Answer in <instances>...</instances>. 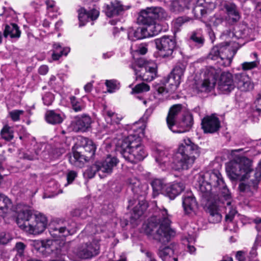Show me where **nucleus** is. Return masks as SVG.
I'll return each mask as SVG.
<instances>
[{
    "instance_id": "nucleus-5",
    "label": "nucleus",
    "mask_w": 261,
    "mask_h": 261,
    "mask_svg": "<svg viewBox=\"0 0 261 261\" xmlns=\"http://www.w3.org/2000/svg\"><path fill=\"white\" fill-rule=\"evenodd\" d=\"M226 171L229 178L233 180H244L248 178L249 174L254 172L252 168L251 161L245 156L236 157L230 161L226 165ZM255 179L251 181L258 182L261 178V168H257L254 173Z\"/></svg>"
},
{
    "instance_id": "nucleus-50",
    "label": "nucleus",
    "mask_w": 261,
    "mask_h": 261,
    "mask_svg": "<svg viewBox=\"0 0 261 261\" xmlns=\"http://www.w3.org/2000/svg\"><path fill=\"white\" fill-rule=\"evenodd\" d=\"M105 85L109 93L114 92L119 89V83L116 80H106Z\"/></svg>"
},
{
    "instance_id": "nucleus-57",
    "label": "nucleus",
    "mask_w": 261,
    "mask_h": 261,
    "mask_svg": "<svg viewBox=\"0 0 261 261\" xmlns=\"http://www.w3.org/2000/svg\"><path fill=\"white\" fill-rule=\"evenodd\" d=\"M94 166H96V162L94 164H93L90 167V168L88 169L86 171V173L87 174L88 178H93L95 176V174H96V172L101 173L100 170H99L98 167L97 166L96 168V169H95V168H94Z\"/></svg>"
},
{
    "instance_id": "nucleus-37",
    "label": "nucleus",
    "mask_w": 261,
    "mask_h": 261,
    "mask_svg": "<svg viewBox=\"0 0 261 261\" xmlns=\"http://www.w3.org/2000/svg\"><path fill=\"white\" fill-rule=\"evenodd\" d=\"M156 162L161 167L168 166L170 164V157L167 152L164 150L157 149L154 153Z\"/></svg>"
},
{
    "instance_id": "nucleus-63",
    "label": "nucleus",
    "mask_w": 261,
    "mask_h": 261,
    "mask_svg": "<svg viewBox=\"0 0 261 261\" xmlns=\"http://www.w3.org/2000/svg\"><path fill=\"white\" fill-rule=\"evenodd\" d=\"M39 154V150H37L35 151V154H30L28 153H25L24 154L23 158L25 159L28 160H33L37 158V155Z\"/></svg>"
},
{
    "instance_id": "nucleus-61",
    "label": "nucleus",
    "mask_w": 261,
    "mask_h": 261,
    "mask_svg": "<svg viewBox=\"0 0 261 261\" xmlns=\"http://www.w3.org/2000/svg\"><path fill=\"white\" fill-rule=\"evenodd\" d=\"M77 175L76 172L73 170L69 171L67 174V183L65 184V186H66L67 185L71 184L77 177Z\"/></svg>"
},
{
    "instance_id": "nucleus-16",
    "label": "nucleus",
    "mask_w": 261,
    "mask_h": 261,
    "mask_svg": "<svg viewBox=\"0 0 261 261\" xmlns=\"http://www.w3.org/2000/svg\"><path fill=\"white\" fill-rule=\"evenodd\" d=\"M69 223L62 219L57 220L50 225L49 232L54 237L66 236L70 234Z\"/></svg>"
},
{
    "instance_id": "nucleus-43",
    "label": "nucleus",
    "mask_w": 261,
    "mask_h": 261,
    "mask_svg": "<svg viewBox=\"0 0 261 261\" xmlns=\"http://www.w3.org/2000/svg\"><path fill=\"white\" fill-rule=\"evenodd\" d=\"M151 186L154 192L156 193L160 192L164 194L167 184L164 179H155L151 182Z\"/></svg>"
},
{
    "instance_id": "nucleus-53",
    "label": "nucleus",
    "mask_w": 261,
    "mask_h": 261,
    "mask_svg": "<svg viewBox=\"0 0 261 261\" xmlns=\"http://www.w3.org/2000/svg\"><path fill=\"white\" fill-rule=\"evenodd\" d=\"M150 89L149 86L144 83L136 85L132 89V93H139L143 92L148 91Z\"/></svg>"
},
{
    "instance_id": "nucleus-8",
    "label": "nucleus",
    "mask_w": 261,
    "mask_h": 261,
    "mask_svg": "<svg viewBox=\"0 0 261 261\" xmlns=\"http://www.w3.org/2000/svg\"><path fill=\"white\" fill-rule=\"evenodd\" d=\"M166 16L165 11L161 7H148L140 11L137 21L146 27L156 19H162Z\"/></svg>"
},
{
    "instance_id": "nucleus-13",
    "label": "nucleus",
    "mask_w": 261,
    "mask_h": 261,
    "mask_svg": "<svg viewBox=\"0 0 261 261\" xmlns=\"http://www.w3.org/2000/svg\"><path fill=\"white\" fill-rule=\"evenodd\" d=\"M33 219L34 221L28 223L23 230L30 234L35 235L42 233L47 225L46 217L42 214H39L36 215Z\"/></svg>"
},
{
    "instance_id": "nucleus-24",
    "label": "nucleus",
    "mask_w": 261,
    "mask_h": 261,
    "mask_svg": "<svg viewBox=\"0 0 261 261\" xmlns=\"http://www.w3.org/2000/svg\"><path fill=\"white\" fill-rule=\"evenodd\" d=\"M181 109L182 105L181 104L174 105L170 108L166 118V121L168 127L170 130L179 120L178 117Z\"/></svg>"
},
{
    "instance_id": "nucleus-64",
    "label": "nucleus",
    "mask_w": 261,
    "mask_h": 261,
    "mask_svg": "<svg viewBox=\"0 0 261 261\" xmlns=\"http://www.w3.org/2000/svg\"><path fill=\"white\" fill-rule=\"evenodd\" d=\"M47 6V9L49 11H54V8L55 6V2L53 0H47L45 2Z\"/></svg>"
},
{
    "instance_id": "nucleus-17",
    "label": "nucleus",
    "mask_w": 261,
    "mask_h": 261,
    "mask_svg": "<svg viewBox=\"0 0 261 261\" xmlns=\"http://www.w3.org/2000/svg\"><path fill=\"white\" fill-rule=\"evenodd\" d=\"M194 123L193 115L187 112L182 116V118L176 122L173 128L171 130L175 133H184L189 132Z\"/></svg>"
},
{
    "instance_id": "nucleus-62",
    "label": "nucleus",
    "mask_w": 261,
    "mask_h": 261,
    "mask_svg": "<svg viewBox=\"0 0 261 261\" xmlns=\"http://www.w3.org/2000/svg\"><path fill=\"white\" fill-rule=\"evenodd\" d=\"M11 239L9 233L2 232L0 233V244H6Z\"/></svg>"
},
{
    "instance_id": "nucleus-49",
    "label": "nucleus",
    "mask_w": 261,
    "mask_h": 261,
    "mask_svg": "<svg viewBox=\"0 0 261 261\" xmlns=\"http://www.w3.org/2000/svg\"><path fill=\"white\" fill-rule=\"evenodd\" d=\"M145 207V205H140V203L136 205L133 208L132 218L135 220L138 219L143 214Z\"/></svg>"
},
{
    "instance_id": "nucleus-44",
    "label": "nucleus",
    "mask_w": 261,
    "mask_h": 261,
    "mask_svg": "<svg viewBox=\"0 0 261 261\" xmlns=\"http://www.w3.org/2000/svg\"><path fill=\"white\" fill-rule=\"evenodd\" d=\"M144 27L146 32L148 33V37L157 35L162 30L161 27L155 21Z\"/></svg>"
},
{
    "instance_id": "nucleus-1",
    "label": "nucleus",
    "mask_w": 261,
    "mask_h": 261,
    "mask_svg": "<svg viewBox=\"0 0 261 261\" xmlns=\"http://www.w3.org/2000/svg\"><path fill=\"white\" fill-rule=\"evenodd\" d=\"M199 189L203 202L207 207L209 221L213 223L220 222L222 216L218 211L219 202L226 204V221L231 222L237 211L232 208L231 197L221 174L218 170L205 172L200 177Z\"/></svg>"
},
{
    "instance_id": "nucleus-41",
    "label": "nucleus",
    "mask_w": 261,
    "mask_h": 261,
    "mask_svg": "<svg viewBox=\"0 0 261 261\" xmlns=\"http://www.w3.org/2000/svg\"><path fill=\"white\" fill-rule=\"evenodd\" d=\"M2 138L6 141H11L14 138V130L12 127L5 125L1 130Z\"/></svg>"
},
{
    "instance_id": "nucleus-7",
    "label": "nucleus",
    "mask_w": 261,
    "mask_h": 261,
    "mask_svg": "<svg viewBox=\"0 0 261 261\" xmlns=\"http://www.w3.org/2000/svg\"><path fill=\"white\" fill-rule=\"evenodd\" d=\"M231 49L229 47V43L223 42L214 46L208 54L207 58L212 60L220 59L218 62L224 67L230 65L232 58L235 54L231 55Z\"/></svg>"
},
{
    "instance_id": "nucleus-2",
    "label": "nucleus",
    "mask_w": 261,
    "mask_h": 261,
    "mask_svg": "<svg viewBox=\"0 0 261 261\" xmlns=\"http://www.w3.org/2000/svg\"><path fill=\"white\" fill-rule=\"evenodd\" d=\"M152 113L148 109L139 122L133 124L128 135L122 141L120 153L126 161L133 164L143 160L148 155L144 146L139 143L144 135L146 122Z\"/></svg>"
},
{
    "instance_id": "nucleus-4",
    "label": "nucleus",
    "mask_w": 261,
    "mask_h": 261,
    "mask_svg": "<svg viewBox=\"0 0 261 261\" xmlns=\"http://www.w3.org/2000/svg\"><path fill=\"white\" fill-rule=\"evenodd\" d=\"M200 153V147L190 138H186L178 146L173 159L172 167L175 170H187L191 168Z\"/></svg>"
},
{
    "instance_id": "nucleus-58",
    "label": "nucleus",
    "mask_w": 261,
    "mask_h": 261,
    "mask_svg": "<svg viewBox=\"0 0 261 261\" xmlns=\"http://www.w3.org/2000/svg\"><path fill=\"white\" fill-rule=\"evenodd\" d=\"M147 46L148 44L146 43L137 44L135 51L141 55H145L148 51Z\"/></svg>"
},
{
    "instance_id": "nucleus-34",
    "label": "nucleus",
    "mask_w": 261,
    "mask_h": 261,
    "mask_svg": "<svg viewBox=\"0 0 261 261\" xmlns=\"http://www.w3.org/2000/svg\"><path fill=\"white\" fill-rule=\"evenodd\" d=\"M82 152V151L73 152V155L70 156L69 159V161L71 165L77 167L82 168L85 163L89 161Z\"/></svg>"
},
{
    "instance_id": "nucleus-56",
    "label": "nucleus",
    "mask_w": 261,
    "mask_h": 261,
    "mask_svg": "<svg viewBox=\"0 0 261 261\" xmlns=\"http://www.w3.org/2000/svg\"><path fill=\"white\" fill-rule=\"evenodd\" d=\"M23 113V110H14L9 112V116L13 121H18L20 120V116Z\"/></svg>"
},
{
    "instance_id": "nucleus-59",
    "label": "nucleus",
    "mask_w": 261,
    "mask_h": 261,
    "mask_svg": "<svg viewBox=\"0 0 261 261\" xmlns=\"http://www.w3.org/2000/svg\"><path fill=\"white\" fill-rule=\"evenodd\" d=\"M255 111L261 113V91L257 93L254 101Z\"/></svg>"
},
{
    "instance_id": "nucleus-40",
    "label": "nucleus",
    "mask_w": 261,
    "mask_h": 261,
    "mask_svg": "<svg viewBox=\"0 0 261 261\" xmlns=\"http://www.w3.org/2000/svg\"><path fill=\"white\" fill-rule=\"evenodd\" d=\"M174 253V249L170 246H161L158 250V255L163 261H168Z\"/></svg>"
},
{
    "instance_id": "nucleus-35",
    "label": "nucleus",
    "mask_w": 261,
    "mask_h": 261,
    "mask_svg": "<svg viewBox=\"0 0 261 261\" xmlns=\"http://www.w3.org/2000/svg\"><path fill=\"white\" fill-rule=\"evenodd\" d=\"M128 38L132 41L142 39L148 37V33L146 32L145 27H138L136 29H129L127 34Z\"/></svg>"
},
{
    "instance_id": "nucleus-15",
    "label": "nucleus",
    "mask_w": 261,
    "mask_h": 261,
    "mask_svg": "<svg viewBox=\"0 0 261 261\" xmlns=\"http://www.w3.org/2000/svg\"><path fill=\"white\" fill-rule=\"evenodd\" d=\"M17 216L16 223L18 226L24 229L30 223V221L34 219L32 211L27 205H19L17 208Z\"/></svg>"
},
{
    "instance_id": "nucleus-51",
    "label": "nucleus",
    "mask_w": 261,
    "mask_h": 261,
    "mask_svg": "<svg viewBox=\"0 0 261 261\" xmlns=\"http://www.w3.org/2000/svg\"><path fill=\"white\" fill-rule=\"evenodd\" d=\"M78 18L80 21L79 25L82 27L89 20L88 12L84 8H81L78 10Z\"/></svg>"
},
{
    "instance_id": "nucleus-47",
    "label": "nucleus",
    "mask_w": 261,
    "mask_h": 261,
    "mask_svg": "<svg viewBox=\"0 0 261 261\" xmlns=\"http://www.w3.org/2000/svg\"><path fill=\"white\" fill-rule=\"evenodd\" d=\"M255 60L252 62H245L241 64L242 68L243 70H249L257 67L259 64V61L257 59V54L256 53H252Z\"/></svg>"
},
{
    "instance_id": "nucleus-38",
    "label": "nucleus",
    "mask_w": 261,
    "mask_h": 261,
    "mask_svg": "<svg viewBox=\"0 0 261 261\" xmlns=\"http://www.w3.org/2000/svg\"><path fill=\"white\" fill-rule=\"evenodd\" d=\"M69 47H62L59 43H55L53 45V52L51 57L53 60L57 61L62 56H66L70 52Z\"/></svg>"
},
{
    "instance_id": "nucleus-36",
    "label": "nucleus",
    "mask_w": 261,
    "mask_h": 261,
    "mask_svg": "<svg viewBox=\"0 0 261 261\" xmlns=\"http://www.w3.org/2000/svg\"><path fill=\"white\" fill-rule=\"evenodd\" d=\"M21 31L17 24L10 23L6 24L4 31V36L6 38L10 36L11 38L18 39L20 37Z\"/></svg>"
},
{
    "instance_id": "nucleus-19",
    "label": "nucleus",
    "mask_w": 261,
    "mask_h": 261,
    "mask_svg": "<svg viewBox=\"0 0 261 261\" xmlns=\"http://www.w3.org/2000/svg\"><path fill=\"white\" fill-rule=\"evenodd\" d=\"M221 127L219 119L214 115L205 116L201 121V128L204 133L213 134Z\"/></svg>"
},
{
    "instance_id": "nucleus-28",
    "label": "nucleus",
    "mask_w": 261,
    "mask_h": 261,
    "mask_svg": "<svg viewBox=\"0 0 261 261\" xmlns=\"http://www.w3.org/2000/svg\"><path fill=\"white\" fill-rule=\"evenodd\" d=\"M190 0H173L169 5L171 12L178 14L189 9Z\"/></svg>"
},
{
    "instance_id": "nucleus-48",
    "label": "nucleus",
    "mask_w": 261,
    "mask_h": 261,
    "mask_svg": "<svg viewBox=\"0 0 261 261\" xmlns=\"http://www.w3.org/2000/svg\"><path fill=\"white\" fill-rule=\"evenodd\" d=\"M193 12L196 18H200L205 16L207 13V9H205V6L201 5L198 2V4L194 8Z\"/></svg>"
},
{
    "instance_id": "nucleus-60",
    "label": "nucleus",
    "mask_w": 261,
    "mask_h": 261,
    "mask_svg": "<svg viewBox=\"0 0 261 261\" xmlns=\"http://www.w3.org/2000/svg\"><path fill=\"white\" fill-rule=\"evenodd\" d=\"M88 12V15L89 16V19L91 20H94L96 19L99 15V12L96 9H92Z\"/></svg>"
},
{
    "instance_id": "nucleus-3",
    "label": "nucleus",
    "mask_w": 261,
    "mask_h": 261,
    "mask_svg": "<svg viewBox=\"0 0 261 261\" xmlns=\"http://www.w3.org/2000/svg\"><path fill=\"white\" fill-rule=\"evenodd\" d=\"M167 210H160L159 216L151 217L146 226L145 231L148 235H154V238L163 243L168 242L175 232L170 228L171 221Z\"/></svg>"
},
{
    "instance_id": "nucleus-32",
    "label": "nucleus",
    "mask_w": 261,
    "mask_h": 261,
    "mask_svg": "<svg viewBox=\"0 0 261 261\" xmlns=\"http://www.w3.org/2000/svg\"><path fill=\"white\" fill-rule=\"evenodd\" d=\"M103 115L108 124L112 125H119L122 117L119 116L115 112L105 108L103 111Z\"/></svg>"
},
{
    "instance_id": "nucleus-21",
    "label": "nucleus",
    "mask_w": 261,
    "mask_h": 261,
    "mask_svg": "<svg viewBox=\"0 0 261 261\" xmlns=\"http://www.w3.org/2000/svg\"><path fill=\"white\" fill-rule=\"evenodd\" d=\"M240 195L247 198L253 197L257 192V182H241L238 187Z\"/></svg>"
},
{
    "instance_id": "nucleus-45",
    "label": "nucleus",
    "mask_w": 261,
    "mask_h": 261,
    "mask_svg": "<svg viewBox=\"0 0 261 261\" xmlns=\"http://www.w3.org/2000/svg\"><path fill=\"white\" fill-rule=\"evenodd\" d=\"M54 242L53 240H47L46 242L42 243V251H45L47 254H52L53 256L55 257V252L57 249H61L60 248H56L54 246Z\"/></svg>"
},
{
    "instance_id": "nucleus-29",
    "label": "nucleus",
    "mask_w": 261,
    "mask_h": 261,
    "mask_svg": "<svg viewBox=\"0 0 261 261\" xmlns=\"http://www.w3.org/2000/svg\"><path fill=\"white\" fill-rule=\"evenodd\" d=\"M182 206L185 213L190 214L197 207V203L195 198L191 193H188L182 197Z\"/></svg>"
},
{
    "instance_id": "nucleus-55",
    "label": "nucleus",
    "mask_w": 261,
    "mask_h": 261,
    "mask_svg": "<svg viewBox=\"0 0 261 261\" xmlns=\"http://www.w3.org/2000/svg\"><path fill=\"white\" fill-rule=\"evenodd\" d=\"M42 99L44 105L49 106L52 104L54 100V95L50 92H47L42 96Z\"/></svg>"
},
{
    "instance_id": "nucleus-14",
    "label": "nucleus",
    "mask_w": 261,
    "mask_h": 261,
    "mask_svg": "<svg viewBox=\"0 0 261 261\" xmlns=\"http://www.w3.org/2000/svg\"><path fill=\"white\" fill-rule=\"evenodd\" d=\"M130 7L129 6L123 5L121 1L114 0L109 4H105L102 11L107 17L111 18L122 14Z\"/></svg>"
},
{
    "instance_id": "nucleus-54",
    "label": "nucleus",
    "mask_w": 261,
    "mask_h": 261,
    "mask_svg": "<svg viewBox=\"0 0 261 261\" xmlns=\"http://www.w3.org/2000/svg\"><path fill=\"white\" fill-rule=\"evenodd\" d=\"M67 257L65 251L57 249L55 252V258L50 261H66Z\"/></svg>"
},
{
    "instance_id": "nucleus-27",
    "label": "nucleus",
    "mask_w": 261,
    "mask_h": 261,
    "mask_svg": "<svg viewBox=\"0 0 261 261\" xmlns=\"http://www.w3.org/2000/svg\"><path fill=\"white\" fill-rule=\"evenodd\" d=\"M221 5L227 15L232 18L233 21L236 22L240 19V14L237 6L234 3L231 1H224Z\"/></svg>"
},
{
    "instance_id": "nucleus-12",
    "label": "nucleus",
    "mask_w": 261,
    "mask_h": 261,
    "mask_svg": "<svg viewBox=\"0 0 261 261\" xmlns=\"http://www.w3.org/2000/svg\"><path fill=\"white\" fill-rule=\"evenodd\" d=\"M100 245L98 240L81 246L76 251V255L81 259L91 258L99 253Z\"/></svg>"
},
{
    "instance_id": "nucleus-33",
    "label": "nucleus",
    "mask_w": 261,
    "mask_h": 261,
    "mask_svg": "<svg viewBox=\"0 0 261 261\" xmlns=\"http://www.w3.org/2000/svg\"><path fill=\"white\" fill-rule=\"evenodd\" d=\"M83 142L84 143V144L83 145L82 147H80V149L85 150L83 154L85 155L86 158L90 161L91 159H93L95 154L96 147L93 142L87 138H84Z\"/></svg>"
},
{
    "instance_id": "nucleus-20",
    "label": "nucleus",
    "mask_w": 261,
    "mask_h": 261,
    "mask_svg": "<svg viewBox=\"0 0 261 261\" xmlns=\"http://www.w3.org/2000/svg\"><path fill=\"white\" fill-rule=\"evenodd\" d=\"M188 43L192 48L198 49L205 43V38L201 29H196L189 34Z\"/></svg>"
},
{
    "instance_id": "nucleus-42",
    "label": "nucleus",
    "mask_w": 261,
    "mask_h": 261,
    "mask_svg": "<svg viewBox=\"0 0 261 261\" xmlns=\"http://www.w3.org/2000/svg\"><path fill=\"white\" fill-rule=\"evenodd\" d=\"M192 20V18L187 16H179L172 21V24L177 31L180 30V28L185 24Z\"/></svg>"
},
{
    "instance_id": "nucleus-30",
    "label": "nucleus",
    "mask_w": 261,
    "mask_h": 261,
    "mask_svg": "<svg viewBox=\"0 0 261 261\" xmlns=\"http://www.w3.org/2000/svg\"><path fill=\"white\" fill-rule=\"evenodd\" d=\"M129 188L132 192L138 196H144L146 194L147 185H141L140 181L136 178L129 179Z\"/></svg>"
},
{
    "instance_id": "nucleus-18",
    "label": "nucleus",
    "mask_w": 261,
    "mask_h": 261,
    "mask_svg": "<svg viewBox=\"0 0 261 261\" xmlns=\"http://www.w3.org/2000/svg\"><path fill=\"white\" fill-rule=\"evenodd\" d=\"M235 85L232 74L229 72H223L220 76L218 89L223 94H228L234 90Z\"/></svg>"
},
{
    "instance_id": "nucleus-11",
    "label": "nucleus",
    "mask_w": 261,
    "mask_h": 261,
    "mask_svg": "<svg viewBox=\"0 0 261 261\" xmlns=\"http://www.w3.org/2000/svg\"><path fill=\"white\" fill-rule=\"evenodd\" d=\"M96 162V166L94 168L96 169L98 166L101 173H99V176L100 178H103L108 175H110L115 167L119 163L118 159L115 156L108 155L103 160L97 161Z\"/></svg>"
},
{
    "instance_id": "nucleus-10",
    "label": "nucleus",
    "mask_w": 261,
    "mask_h": 261,
    "mask_svg": "<svg viewBox=\"0 0 261 261\" xmlns=\"http://www.w3.org/2000/svg\"><path fill=\"white\" fill-rule=\"evenodd\" d=\"M216 72L214 68L207 70L203 80L196 85L198 92L208 93L214 89L217 82Z\"/></svg>"
},
{
    "instance_id": "nucleus-26",
    "label": "nucleus",
    "mask_w": 261,
    "mask_h": 261,
    "mask_svg": "<svg viewBox=\"0 0 261 261\" xmlns=\"http://www.w3.org/2000/svg\"><path fill=\"white\" fill-rule=\"evenodd\" d=\"M185 189V186L182 182H174L172 184L167 185L164 190V194L168 196L171 199H174Z\"/></svg>"
},
{
    "instance_id": "nucleus-9",
    "label": "nucleus",
    "mask_w": 261,
    "mask_h": 261,
    "mask_svg": "<svg viewBox=\"0 0 261 261\" xmlns=\"http://www.w3.org/2000/svg\"><path fill=\"white\" fill-rule=\"evenodd\" d=\"M155 45L160 56L166 58L172 56L176 43L172 37L164 36L155 40Z\"/></svg>"
},
{
    "instance_id": "nucleus-52",
    "label": "nucleus",
    "mask_w": 261,
    "mask_h": 261,
    "mask_svg": "<svg viewBox=\"0 0 261 261\" xmlns=\"http://www.w3.org/2000/svg\"><path fill=\"white\" fill-rule=\"evenodd\" d=\"M11 204L10 199L5 195L0 194V210L6 212L5 210H7Z\"/></svg>"
},
{
    "instance_id": "nucleus-46",
    "label": "nucleus",
    "mask_w": 261,
    "mask_h": 261,
    "mask_svg": "<svg viewBox=\"0 0 261 261\" xmlns=\"http://www.w3.org/2000/svg\"><path fill=\"white\" fill-rule=\"evenodd\" d=\"M90 214L91 209L88 207L76 208L71 213L73 217H80L82 219L86 218Z\"/></svg>"
},
{
    "instance_id": "nucleus-23",
    "label": "nucleus",
    "mask_w": 261,
    "mask_h": 261,
    "mask_svg": "<svg viewBox=\"0 0 261 261\" xmlns=\"http://www.w3.org/2000/svg\"><path fill=\"white\" fill-rule=\"evenodd\" d=\"M92 119L87 114H82L74 117L73 124L74 128L77 131L85 132L90 127Z\"/></svg>"
},
{
    "instance_id": "nucleus-6",
    "label": "nucleus",
    "mask_w": 261,
    "mask_h": 261,
    "mask_svg": "<svg viewBox=\"0 0 261 261\" xmlns=\"http://www.w3.org/2000/svg\"><path fill=\"white\" fill-rule=\"evenodd\" d=\"M129 67L134 70L137 77L144 81L151 82L156 76V64L144 59H139L136 63L129 65Z\"/></svg>"
},
{
    "instance_id": "nucleus-25",
    "label": "nucleus",
    "mask_w": 261,
    "mask_h": 261,
    "mask_svg": "<svg viewBox=\"0 0 261 261\" xmlns=\"http://www.w3.org/2000/svg\"><path fill=\"white\" fill-rule=\"evenodd\" d=\"M236 80L238 89L241 91H247L253 88L249 77L245 73H238L236 75Z\"/></svg>"
},
{
    "instance_id": "nucleus-31",
    "label": "nucleus",
    "mask_w": 261,
    "mask_h": 261,
    "mask_svg": "<svg viewBox=\"0 0 261 261\" xmlns=\"http://www.w3.org/2000/svg\"><path fill=\"white\" fill-rule=\"evenodd\" d=\"M45 120L48 123L55 125L61 123L64 120V115L55 110H48L45 114Z\"/></svg>"
},
{
    "instance_id": "nucleus-39",
    "label": "nucleus",
    "mask_w": 261,
    "mask_h": 261,
    "mask_svg": "<svg viewBox=\"0 0 261 261\" xmlns=\"http://www.w3.org/2000/svg\"><path fill=\"white\" fill-rule=\"evenodd\" d=\"M69 100L71 108L75 112H82L85 109L86 104L81 98H77L74 96H70Z\"/></svg>"
},
{
    "instance_id": "nucleus-22",
    "label": "nucleus",
    "mask_w": 261,
    "mask_h": 261,
    "mask_svg": "<svg viewBox=\"0 0 261 261\" xmlns=\"http://www.w3.org/2000/svg\"><path fill=\"white\" fill-rule=\"evenodd\" d=\"M186 68V64L185 63L178 62L176 64L169 75L168 82L171 85H175L176 86L179 85Z\"/></svg>"
}]
</instances>
